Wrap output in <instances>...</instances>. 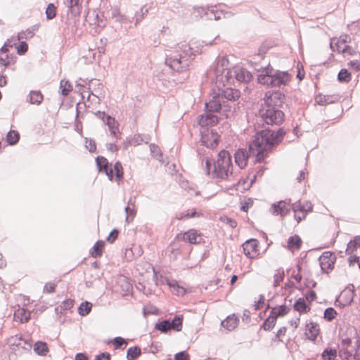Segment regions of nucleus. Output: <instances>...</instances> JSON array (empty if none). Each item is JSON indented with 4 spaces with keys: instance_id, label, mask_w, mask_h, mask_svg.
Segmentation results:
<instances>
[{
    "instance_id": "30",
    "label": "nucleus",
    "mask_w": 360,
    "mask_h": 360,
    "mask_svg": "<svg viewBox=\"0 0 360 360\" xmlns=\"http://www.w3.org/2000/svg\"><path fill=\"white\" fill-rule=\"evenodd\" d=\"M39 29L38 25H34L33 26L27 28L25 31H22L19 33L18 36V40L21 39H31L34 35L35 32H37Z\"/></svg>"
},
{
    "instance_id": "55",
    "label": "nucleus",
    "mask_w": 360,
    "mask_h": 360,
    "mask_svg": "<svg viewBox=\"0 0 360 360\" xmlns=\"http://www.w3.org/2000/svg\"><path fill=\"white\" fill-rule=\"evenodd\" d=\"M86 148L90 153H95L96 151V145L95 141L92 139H85Z\"/></svg>"
},
{
    "instance_id": "46",
    "label": "nucleus",
    "mask_w": 360,
    "mask_h": 360,
    "mask_svg": "<svg viewBox=\"0 0 360 360\" xmlns=\"http://www.w3.org/2000/svg\"><path fill=\"white\" fill-rule=\"evenodd\" d=\"M240 96V91H221V98L229 101H236Z\"/></svg>"
},
{
    "instance_id": "11",
    "label": "nucleus",
    "mask_w": 360,
    "mask_h": 360,
    "mask_svg": "<svg viewBox=\"0 0 360 360\" xmlns=\"http://www.w3.org/2000/svg\"><path fill=\"white\" fill-rule=\"evenodd\" d=\"M347 36H340L338 39L333 38L330 40V47L333 51L338 53H346L349 46L346 44Z\"/></svg>"
},
{
    "instance_id": "10",
    "label": "nucleus",
    "mask_w": 360,
    "mask_h": 360,
    "mask_svg": "<svg viewBox=\"0 0 360 360\" xmlns=\"http://www.w3.org/2000/svg\"><path fill=\"white\" fill-rule=\"evenodd\" d=\"M336 257L330 252H324L319 258V264L323 273H328L334 268Z\"/></svg>"
},
{
    "instance_id": "44",
    "label": "nucleus",
    "mask_w": 360,
    "mask_h": 360,
    "mask_svg": "<svg viewBox=\"0 0 360 360\" xmlns=\"http://www.w3.org/2000/svg\"><path fill=\"white\" fill-rule=\"evenodd\" d=\"M337 356V351L335 349L326 348L322 353L323 360H335Z\"/></svg>"
},
{
    "instance_id": "9",
    "label": "nucleus",
    "mask_w": 360,
    "mask_h": 360,
    "mask_svg": "<svg viewBox=\"0 0 360 360\" xmlns=\"http://www.w3.org/2000/svg\"><path fill=\"white\" fill-rule=\"evenodd\" d=\"M285 95L283 91H267L264 98V105L279 108L285 102Z\"/></svg>"
},
{
    "instance_id": "6",
    "label": "nucleus",
    "mask_w": 360,
    "mask_h": 360,
    "mask_svg": "<svg viewBox=\"0 0 360 360\" xmlns=\"http://www.w3.org/2000/svg\"><path fill=\"white\" fill-rule=\"evenodd\" d=\"M259 113L262 121L269 125H280L284 120V112L271 105L262 104Z\"/></svg>"
},
{
    "instance_id": "8",
    "label": "nucleus",
    "mask_w": 360,
    "mask_h": 360,
    "mask_svg": "<svg viewBox=\"0 0 360 360\" xmlns=\"http://www.w3.org/2000/svg\"><path fill=\"white\" fill-rule=\"evenodd\" d=\"M176 238L179 240L186 241L191 244L204 243L203 235L198 230L193 229L177 234Z\"/></svg>"
},
{
    "instance_id": "27",
    "label": "nucleus",
    "mask_w": 360,
    "mask_h": 360,
    "mask_svg": "<svg viewBox=\"0 0 360 360\" xmlns=\"http://www.w3.org/2000/svg\"><path fill=\"white\" fill-rule=\"evenodd\" d=\"M105 124L108 126L112 135L117 137L119 134L118 123L115 119L111 116H107Z\"/></svg>"
},
{
    "instance_id": "26",
    "label": "nucleus",
    "mask_w": 360,
    "mask_h": 360,
    "mask_svg": "<svg viewBox=\"0 0 360 360\" xmlns=\"http://www.w3.org/2000/svg\"><path fill=\"white\" fill-rule=\"evenodd\" d=\"M64 4L69 8L73 15L77 16L80 14L79 0H64Z\"/></svg>"
},
{
    "instance_id": "32",
    "label": "nucleus",
    "mask_w": 360,
    "mask_h": 360,
    "mask_svg": "<svg viewBox=\"0 0 360 360\" xmlns=\"http://www.w3.org/2000/svg\"><path fill=\"white\" fill-rule=\"evenodd\" d=\"M293 308L300 313H307L310 311V307L306 304L303 298L297 300L294 303Z\"/></svg>"
},
{
    "instance_id": "17",
    "label": "nucleus",
    "mask_w": 360,
    "mask_h": 360,
    "mask_svg": "<svg viewBox=\"0 0 360 360\" xmlns=\"http://www.w3.org/2000/svg\"><path fill=\"white\" fill-rule=\"evenodd\" d=\"M220 94L219 92L216 95L213 96L212 99L209 102H206L205 105V112H217L221 109V103L220 101Z\"/></svg>"
},
{
    "instance_id": "64",
    "label": "nucleus",
    "mask_w": 360,
    "mask_h": 360,
    "mask_svg": "<svg viewBox=\"0 0 360 360\" xmlns=\"http://www.w3.org/2000/svg\"><path fill=\"white\" fill-rule=\"evenodd\" d=\"M111 355L107 352H101L96 355L94 360H110Z\"/></svg>"
},
{
    "instance_id": "12",
    "label": "nucleus",
    "mask_w": 360,
    "mask_h": 360,
    "mask_svg": "<svg viewBox=\"0 0 360 360\" xmlns=\"http://www.w3.org/2000/svg\"><path fill=\"white\" fill-rule=\"evenodd\" d=\"M340 98L338 94L319 93L315 96V101L319 105H326L338 101Z\"/></svg>"
},
{
    "instance_id": "3",
    "label": "nucleus",
    "mask_w": 360,
    "mask_h": 360,
    "mask_svg": "<svg viewBox=\"0 0 360 360\" xmlns=\"http://www.w3.org/2000/svg\"><path fill=\"white\" fill-rule=\"evenodd\" d=\"M273 72L274 69L269 66L264 68L262 72L257 75L258 83L266 87H281L287 86L292 79V75L288 71Z\"/></svg>"
},
{
    "instance_id": "35",
    "label": "nucleus",
    "mask_w": 360,
    "mask_h": 360,
    "mask_svg": "<svg viewBox=\"0 0 360 360\" xmlns=\"http://www.w3.org/2000/svg\"><path fill=\"white\" fill-rule=\"evenodd\" d=\"M170 328L176 331H181L183 324V315H176L172 321H169Z\"/></svg>"
},
{
    "instance_id": "37",
    "label": "nucleus",
    "mask_w": 360,
    "mask_h": 360,
    "mask_svg": "<svg viewBox=\"0 0 360 360\" xmlns=\"http://www.w3.org/2000/svg\"><path fill=\"white\" fill-rule=\"evenodd\" d=\"M155 328L160 331L162 333H167L168 331L171 330L169 321L167 319L159 320L156 323Z\"/></svg>"
},
{
    "instance_id": "47",
    "label": "nucleus",
    "mask_w": 360,
    "mask_h": 360,
    "mask_svg": "<svg viewBox=\"0 0 360 360\" xmlns=\"http://www.w3.org/2000/svg\"><path fill=\"white\" fill-rule=\"evenodd\" d=\"M114 169L115 172V179L120 182L123 179V167L120 162L117 161L114 165Z\"/></svg>"
},
{
    "instance_id": "48",
    "label": "nucleus",
    "mask_w": 360,
    "mask_h": 360,
    "mask_svg": "<svg viewBox=\"0 0 360 360\" xmlns=\"http://www.w3.org/2000/svg\"><path fill=\"white\" fill-rule=\"evenodd\" d=\"M126 212V221L127 223H130L134 219V217L136 214V208L134 207H130L127 205L124 208Z\"/></svg>"
},
{
    "instance_id": "54",
    "label": "nucleus",
    "mask_w": 360,
    "mask_h": 360,
    "mask_svg": "<svg viewBox=\"0 0 360 360\" xmlns=\"http://www.w3.org/2000/svg\"><path fill=\"white\" fill-rule=\"evenodd\" d=\"M13 62V58L8 54H0V65L7 67Z\"/></svg>"
},
{
    "instance_id": "38",
    "label": "nucleus",
    "mask_w": 360,
    "mask_h": 360,
    "mask_svg": "<svg viewBox=\"0 0 360 360\" xmlns=\"http://www.w3.org/2000/svg\"><path fill=\"white\" fill-rule=\"evenodd\" d=\"M141 354V348L138 346L131 347L127 351V360H135Z\"/></svg>"
},
{
    "instance_id": "39",
    "label": "nucleus",
    "mask_w": 360,
    "mask_h": 360,
    "mask_svg": "<svg viewBox=\"0 0 360 360\" xmlns=\"http://www.w3.org/2000/svg\"><path fill=\"white\" fill-rule=\"evenodd\" d=\"M360 247V236L354 237V240H350L347 246L346 253L352 255L357 248Z\"/></svg>"
},
{
    "instance_id": "52",
    "label": "nucleus",
    "mask_w": 360,
    "mask_h": 360,
    "mask_svg": "<svg viewBox=\"0 0 360 360\" xmlns=\"http://www.w3.org/2000/svg\"><path fill=\"white\" fill-rule=\"evenodd\" d=\"M337 315V311L333 307H328L324 311L323 318L328 321H333Z\"/></svg>"
},
{
    "instance_id": "18",
    "label": "nucleus",
    "mask_w": 360,
    "mask_h": 360,
    "mask_svg": "<svg viewBox=\"0 0 360 360\" xmlns=\"http://www.w3.org/2000/svg\"><path fill=\"white\" fill-rule=\"evenodd\" d=\"M238 323V318L234 314H233L228 316L226 319L223 320L221 323V325L224 328H226L229 331H231L237 327Z\"/></svg>"
},
{
    "instance_id": "1",
    "label": "nucleus",
    "mask_w": 360,
    "mask_h": 360,
    "mask_svg": "<svg viewBox=\"0 0 360 360\" xmlns=\"http://www.w3.org/2000/svg\"><path fill=\"white\" fill-rule=\"evenodd\" d=\"M285 131L279 128L276 131L264 129L257 131L249 144L248 153L245 149H238L234 154L235 162L240 168H244L248 163L249 155L255 156L256 162H261L266 157L268 152L281 142Z\"/></svg>"
},
{
    "instance_id": "41",
    "label": "nucleus",
    "mask_w": 360,
    "mask_h": 360,
    "mask_svg": "<svg viewBox=\"0 0 360 360\" xmlns=\"http://www.w3.org/2000/svg\"><path fill=\"white\" fill-rule=\"evenodd\" d=\"M57 8L53 3L48 4L46 11V18L48 20L53 19L56 16Z\"/></svg>"
},
{
    "instance_id": "42",
    "label": "nucleus",
    "mask_w": 360,
    "mask_h": 360,
    "mask_svg": "<svg viewBox=\"0 0 360 360\" xmlns=\"http://www.w3.org/2000/svg\"><path fill=\"white\" fill-rule=\"evenodd\" d=\"M202 214L198 212L195 210H187L186 212L181 213L179 215L176 217L179 220L184 219L185 218H192V217H199L202 216Z\"/></svg>"
},
{
    "instance_id": "58",
    "label": "nucleus",
    "mask_w": 360,
    "mask_h": 360,
    "mask_svg": "<svg viewBox=\"0 0 360 360\" xmlns=\"http://www.w3.org/2000/svg\"><path fill=\"white\" fill-rule=\"evenodd\" d=\"M56 284L55 283H46L43 289V292L44 293H51L53 292L56 290Z\"/></svg>"
},
{
    "instance_id": "29",
    "label": "nucleus",
    "mask_w": 360,
    "mask_h": 360,
    "mask_svg": "<svg viewBox=\"0 0 360 360\" xmlns=\"http://www.w3.org/2000/svg\"><path fill=\"white\" fill-rule=\"evenodd\" d=\"M208 11H210V14L212 15H213L214 20H218L221 19V14H223V13H224V17H226V15H233V13H231V12H225V13H224L223 11H217V10L215 11L214 9H212V10H210L209 8L205 9L203 7H200L199 8V11H198L199 13H204L205 15H209Z\"/></svg>"
},
{
    "instance_id": "33",
    "label": "nucleus",
    "mask_w": 360,
    "mask_h": 360,
    "mask_svg": "<svg viewBox=\"0 0 360 360\" xmlns=\"http://www.w3.org/2000/svg\"><path fill=\"white\" fill-rule=\"evenodd\" d=\"M14 316L15 318L19 319L22 323H27L30 319V313L25 309H18L15 311Z\"/></svg>"
},
{
    "instance_id": "62",
    "label": "nucleus",
    "mask_w": 360,
    "mask_h": 360,
    "mask_svg": "<svg viewBox=\"0 0 360 360\" xmlns=\"http://www.w3.org/2000/svg\"><path fill=\"white\" fill-rule=\"evenodd\" d=\"M297 273L295 274V271H293L291 275V277L293 278L297 283H300L302 279V276L300 274V271H301L300 265L297 264Z\"/></svg>"
},
{
    "instance_id": "15",
    "label": "nucleus",
    "mask_w": 360,
    "mask_h": 360,
    "mask_svg": "<svg viewBox=\"0 0 360 360\" xmlns=\"http://www.w3.org/2000/svg\"><path fill=\"white\" fill-rule=\"evenodd\" d=\"M219 122V118L214 113L206 112L205 115H201L198 124L202 128L207 129V127L216 125Z\"/></svg>"
},
{
    "instance_id": "61",
    "label": "nucleus",
    "mask_w": 360,
    "mask_h": 360,
    "mask_svg": "<svg viewBox=\"0 0 360 360\" xmlns=\"http://www.w3.org/2000/svg\"><path fill=\"white\" fill-rule=\"evenodd\" d=\"M189 355L185 351H181L174 355V360H188Z\"/></svg>"
},
{
    "instance_id": "2",
    "label": "nucleus",
    "mask_w": 360,
    "mask_h": 360,
    "mask_svg": "<svg viewBox=\"0 0 360 360\" xmlns=\"http://www.w3.org/2000/svg\"><path fill=\"white\" fill-rule=\"evenodd\" d=\"M202 46L197 42L178 44L175 50L166 55L165 64L173 71L182 74L181 83L188 77V71L196 54L202 52Z\"/></svg>"
},
{
    "instance_id": "20",
    "label": "nucleus",
    "mask_w": 360,
    "mask_h": 360,
    "mask_svg": "<svg viewBox=\"0 0 360 360\" xmlns=\"http://www.w3.org/2000/svg\"><path fill=\"white\" fill-rule=\"evenodd\" d=\"M291 208L295 213L297 212H307L312 210V204L309 201H306L304 204H302L300 201L294 202Z\"/></svg>"
},
{
    "instance_id": "23",
    "label": "nucleus",
    "mask_w": 360,
    "mask_h": 360,
    "mask_svg": "<svg viewBox=\"0 0 360 360\" xmlns=\"http://www.w3.org/2000/svg\"><path fill=\"white\" fill-rule=\"evenodd\" d=\"M342 304L343 305H349L353 301L354 299V290L350 288H347L341 292L340 295Z\"/></svg>"
},
{
    "instance_id": "36",
    "label": "nucleus",
    "mask_w": 360,
    "mask_h": 360,
    "mask_svg": "<svg viewBox=\"0 0 360 360\" xmlns=\"http://www.w3.org/2000/svg\"><path fill=\"white\" fill-rule=\"evenodd\" d=\"M20 139V134L15 130H10L6 135V141L8 145H15Z\"/></svg>"
},
{
    "instance_id": "51",
    "label": "nucleus",
    "mask_w": 360,
    "mask_h": 360,
    "mask_svg": "<svg viewBox=\"0 0 360 360\" xmlns=\"http://www.w3.org/2000/svg\"><path fill=\"white\" fill-rule=\"evenodd\" d=\"M148 8L145 7H141L139 11H137L135 12L134 14V18H135V25H136L140 21L142 20V19L144 18V16L148 13Z\"/></svg>"
},
{
    "instance_id": "25",
    "label": "nucleus",
    "mask_w": 360,
    "mask_h": 360,
    "mask_svg": "<svg viewBox=\"0 0 360 360\" xmlns=\"http://www.w3.org/2000/svg\"><path fill=\"white\" fill-rule=\"evenodd\" d=\"M95 161L99 172H105L112 168L108 160L103 156L96 157Z\"/></svg>"
},
{
    "instance_id": "28",
    "label": "nucleus",
    "mask_w": 360,
    "mask_h": 360,
    "mask_svg": "<svg viewBox=\"0 0 360 360\" xmlns=\"http://www.w3.org/2000/svg\"><path fill=\"white\" fill-rule=\"evenodd\" d=\"M34 352L40 356H46L49 352L48 345L45 342L37 341L33 347Z\"/></svg>"
},
{
    "instance_id": "14",
    "label": "nucleus",
    "mask_w": 360,
    "mask_h": 360,
    "mask_svg": "<svg viewBox=\"0 0 360 360\" xmlns=\"http://www.w3.org/2000/svg\"><path fill=\"white\" fill-rule=\"evenodd\" d=\"M76 83L77 86L86 88L87 90H101L103 89V84L100 79L95 78L89 81L80 78Z\"/></svg>"
},
{
    "instance_id": "40",
    "label": "nucleus",
    "mask_w": 360,
    "mask_h": 360,
    "mask_svg": "<svg viewBox=\"0 0 360 360\" xmlns=\"http://www.w3.org/2000/svg\"><path fill=\"white\" fill-rule=\"evenodd\" d=\"M92 309V304L88 301L83 302L78 307V313L82 316L88 315Z\"/></svg>"
},
{
    "instance_id": "60",
    "label": "nucleus",
    "mask_w": 360,
    "mask_h": 360,
    "mask_svg": "<svg viewBox=\"0 0 360 360\" xmlns=\"http://www.w3.org/2000/svg\"><path fill=\"white\" fill-rule=\"evenodd\" d=\"M119 234V231L116 229H114L110 231L109 236L107 237L106 240L110 243H112L117 238Z\"/></svg>"
},
{
    "instance_id": "45",
    "label": "nucleus",
    "mask_w": 360,
    "mask_h": 360,
    "mask_svg": "<svg viewBox=\"0 0 360 360\" xmlns=\"http://www.w3.org/2000/svg\"><path fill=\"white\" fill-rule=\"evenodd\" d=\"M13 345H15L18 347H22L25 349L29 350L32 347L31 342L29 340L22 339L21 337L16 338L15 342H13Z\"/></svg>"
},
{
    "instance_id": "63",
    "label": "nucleus",
    "mask_w": 360,
    "mask_h": 360,
    "mask_svg": "<svg viewBox=\"0 0 360 360\" xmlns=\"http://www.w3.org/2000/svg\"><path fill=\"white\" fill-rule=\"evenodd\" d=\"M348 262L349 266L354 265L355 263L358 264V266L360 269V259L359 257L356 256V255H350L348 258Z\"/></svg>"
},
{
    "instance_id": "49",
    "label": "nucleus",
    "mask_w": 360,
    "mask_h": 360,
    "mask_svg": "<svg viewBox=\"0 0 360 360\" xmlns=\"http://www.w3.org/2000/svg\"><path fill=\"white\" fill-rule=\"evenodd\" d=\"M338 81L347 82L351 79V73L347 69H341L338 74Z\"/></svg>"
},
{
    "instance_id": "56",
    "label": "nucleus",
    "mask_w": 360,
    "mask_h": 360,
    "mask_svg": "<svg viewBox=\"0 0 360 360\" xmlns=\"http://www.w3.org/2000/svg\"><path fill=\"white\" fill-rule=\"evenodd\" d=\"M73 305L74 300L71 299L64 300L60 306V313H62V311L70 309L73 307Z\"/></svg>"
},
{
    "instance_id": "50",
    "label": "nucleus",
    "mask_w": 360,
    "mask_h": 360,
    "mask_svg": "<svg viewBox=\"0 0 360 360\" xmlns=\"http://www.w3.org/2000/svg\"><path fill=\"white\" fill-rule=\"evenodd\" d=\"M127 345V341L122 337H116L113 339V347L115 349H124Z\"/></svg>"
},
{
    "instance_id": "31",
    "label": "nucleus",
    "mask_w": 360,
    "mask_h": 360,
    "mask_svg": "<svg viewBox=\"0 0 360 360\" xmlns=\"http://www.w3.org/2000/svg\"><path fill=\"white\" fill-rule=\"evenodd\" d=\"M104 241L98 240L90 250L91 256L95 258L101 257L103 253V249L104 248Z\"/></svg>"
},
{
    "instance_id": "53",
    "label": "nucleus",
    "mask_w": 360,
    "mask_h": 360,
    "mask_svg": "<svg viewBox=\"0 0 360 360\" xmlns=\"http://www.w3.org/2000/svg\"><path fill=\"white\" fill-rule=\"evenodd\" d=\"M275 309V314H273L274 316H276V318L277 319V317H281V316H283L286 314H288V312L290 311V308L288 307H287L285 304H281L278 307L277 311H276V308H274Z\"/></svg>"
},
{
    "instance_id": "13",
    "label": "nucleus",
    "mask_w": 360,
    "mask_h": 360,
    "mask_svg": "<svg viewBox=\"0 0 360 360\" xmlns=\"http://www.w3.org/2000/svg\"><path fill=\"white\" fill-rule=\"evenodd\" d=\"M242 246L244 254L248 258H255L259 255L258 241L256 239H249Z\"/></svg>"
},
{
    "instance_id": "16",
    "label": "nucleus",
    "mask_w": 360,
    "mask_h": 360,
    "mask_svg": "<svg viewBox=\"0 0 360 360\" xmlns=\"http://www.w3.org/2000/svg\"><path fill=\"white\" fill-rule=\"evenodd\" d=\"M272 213L281 217L286 216L290 211V206L285 200H280L271 205Z\"/></svg>"
},
{
    "instance_id": "57",
    "label": "nucleus",
    "mask_w": 360,
    "mask_h": 360,
    "mask_svg": "<svg viewBox=\"0 0 360 360\" xmlns=\"http://www.w3.org/2000/svg\"><path fill=\"white\" fill-rule=\"evenodd\" d=\"M17 53L18 55H23L25 54L27 50H28V45L25 41H21L17 46H16Z\"/></svg>"
},
{
    "instance_id": "43",
    "label": "nucleus",
    "mask_w": 360,
    "mask_h": 360,
    "mask_svg": "<svg viewBox=\"0 0 360 360\" xmlns=\"http://www.w3.org/2000/svg\"><path fill=\"white\" fill-rule=\"evenodd\" d=\"M285 276V272L283 269L279 268L276 271L274 276V286L277 287L283 281Z\"/></svg>"
},
{
    "instance_id": "7",
    "label": "nucleus",
    "mask_w": 360,
    "mask_h": 360,
    "mask_svg": "<svg viewBox=\"0 0 360 360\" xmlns=\"http://www.w3.org/2000/svg\"><path fill=\"white\" fill-rule=\"evenodd\" d=\"M220 136L214 129H204L201 131L200 141L202 145L209 148H214L218 146Z\"/></svg>"
},
{
    "instance_id": "5",
    "label": "nucleus",
    "mask_w": 360,
    "mask_h": 360,
    "mask_svg": "<svg viewBox=\"0 0 360 360\" xmlns=\"http://www.w3.org/2000/svg\"><path fill=\"white\" fill-rule=\"evenodd\" d=\"M231 156L229 151L222 150L218 153V159L214 162L213 177L226 179L230 168H232Z\"/></svg>"
},
{
    "instance_id": "34",
    "label": "nucleus",
    "mask_w": 360,
    "mask_h": 360,
    "mask_svg": "<svg viewBox=\"0 0 360 360\" xmlns=\"http://www.w3.org/2000/svg\"><path fill=\"white\" fill-rule=\"evenodd\" d=\"M302 240L297 235L290 236L288 240V247L289 249L299 250L302 245Z\"/></svg>"
},
{
    "instance_id": "19",
    "label": "nucleus",
    "mask_w": 360,
    "mask_h": 360,
    "mask_svg": "<svg viewBox=\"0 0 360 360\" xmlns=\"http://www.w3.org/2000/svg\"><path fill=\"white\" fill-rule=\"evenodd\" d=\"M112 17L115 18L116 21L122 24L131 22L134 19V17L122 14L120 9L117 8H115L112 10Z\"/></svg>"
},
{
    "instance_id": "59",
    "label": "nucleus",
    "mask_w": 360,
    "mask_h": 360,
    "mask_svg": "<svg viewBox=\"0 0 360 360\" xmlns=\"http://www.w3.org/2000/svg\"><path fill=\"white\" fill-rule=\"evenodd\" d=\"M59 90H73V88L68 80L62 79L60 82Z\"/></svg>"
},
{
    "instance_id": "22",
    "label": "nucleus",
    "mask_w": 360,
    "mask_h": 360,
    "mask_svg": "<svg viewBox=\"0 0 360 360\" xmlns=\"http://www.w3.org/2000/svg\"><path fill=\"white\" fill-rule=\"evenodd\" d=\"M275 314V309H272L269 316L264 320L260 328L266 331L271 330L276 325L277 319L273 314Z\"/></svg>"
},
{
    "instance_id": "21",
    "label": "nucleus",
    "mask_w": 360,
    "mask_h": 360,
    "mask_svg": "<svg viewBox=\"0 0 360 360\" xmlns=\"http://www.w3.org/2000/svg\"><path fill=\"white\" fill-rule=\"evenodd\" d=\"M319 332V326L317 323L310 322L306 325V335L311 340H315Z\"/></svg>"
},
{
    "instance_id": "24",
    "label": "nucleus",
    "mask_w": 360,
    "mask_h": 360,
    "mask_svg": "<svg viewBox=\"0 0 360 360\" xmlns=\"http://www.w3.org/2000/svg\"><path fill=\"white\" fill-rule=\"evenodd\" d=\"M44 99L41 91H30L27 96V101L32 105H39Z\"/></svg>"
},
{
    "instance_id": "4",
    "label": "nucleus",
    "mask_w": 360,
    "mask_h": 360,
    "mask_svg": "<svg viewBox=\"0 0 360 360\" xmlns=\"http://www.w3.org/2000/svg\"><path fill=\"white\" fill-rule=\"evenodd\" d=\"M233 73L239 82L248 83L252 78V73L247 69L243 68H237L233 70H227L225 75H216L214 86L212 87L211 90H224L223 88L225 86V82H229V79L232 78ZM214 83V79L212 81V84Z\"/></svg>"
}]
</instances>
